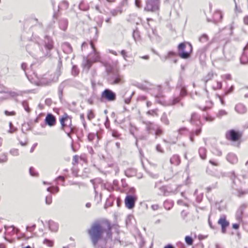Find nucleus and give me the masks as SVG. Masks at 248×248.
<instances>
[{
	"label": "nucleus",
	"mask_w": 248,
	"mask_h": 248,
	"mask_svg": "<svg viewBox=\"0 0 248 248\" xmlns=\"http://www.w3.org/2000/svg\"><path fill=\"white\" fill-rule=\"evenodd\" d=\"M218 224L221 226L222 232L224 233L226 232V228L229 226V222L226 220L225 216H221L218 220Z\"/></svg>",
	"instance_id": "obj_8"
},
{
	"label": "nucleus",
	"mask_w": 248,
	"mask_h": 248,
	"mask_svg": "<svg viewBox=\"0 0 248 248\" xmlns=\"http://www.w3.org/2000/svg\"><path fill=\"white\" fill-rule=\"evenodd\" d=\"M112 135L115 138H118L119 136V134L117 131H113Z\"/></svg>",
	"instance_id": "obj_48"
},
{
	"label": "nucleus",
	"mask_w": 248,
	"mask_h": 248,
	"mask_svg": "<svg viewBox=\"0 0 248 248\" xmlns=\"http://www.w3.org/2000/svg\"><path fill=\"white\" fill-rule=\"evenodd\" d=\"M44 42L46 49L50 50L53 48V42L48 36L45 37Z\"/></svg>",
	"instance_id": "obj_12"
},
{
	"label": "nucleus",
	"mask_w": 248,
	"mask_h": 248,
	"mask_svg": "<svg viewBox=\"0 0 248 248\" xmlns=\"http://www.w3.org/2000/svg\"><path fill=\"white\" fill-rule=\"evenodd\" d=\"M121 54L123 56L125 60H126V58L127 56H126V52L125 51V50H122L121 51Z\"/></svg>",
	"instance_id": "obj_45"
},
{
	"label": "nucleus",
	"mask_w": 248,
	"mask_h": 248,
	"mask_svg": "<svg viewBox=\"0 0 248 248\" xmlns=\"http://www.w3.org/2000/svg\"><path fill=\"white\" fill-rule=\"evenodd\" d=\"M35 225H34L31 227L27 226L26 227V229L28 231L31 232V231H32V229L35 227Z\"/></svg>",
	"instance_id": "obj_49"
},
{
	"label": "nucleus",
	"mask_w": 248,
	"mask_h": 248,
	"mask_svg": "<svg viewBox=\"0 0 248 248\" xmlns=\"http://www.w3.org/2000/svg\"><path fill=\"white\" fill-rule=\"evenodd\" d=\"M169 203V202L165 201L164 203V206L165 209L167 210H170L172 207V204L170 203V205L169 207L167 206V204Z\"/></svg>",
	"instance_id": "obj_40"
},
{
	"label": "nucleus",
	"mask_w": 248,
	"mask_h": 248,
	"mask_svg": "<svg viewBox=\"0 0 248 248\" xmlns=\"http://www.w3.org/2000/svg\"><path fill=\"white\" fill-rule=\"evenodd\" d=\"M90 45L91 46L92 48H93V57L91 58L92 61L94 62H98L100 60V56L98 52H97L95 49L94 46L92 41L90 42Z\"/></svg>",
	"instance_id": "obj_11"
},
{
	"label": "nucleus",
	"mask_w": 248,
	"mask_h": 248,
	"mask_svg": "<svg viewBox=\"0 0 248 248\" xmlns=\"http://www.w3.org/2000/svg\"><path fill=\"white\" fill-rule=\"evenodd\" d=\"M164 248H174L173 246L171 245H168L166 246H165Z\"/></svg>",
	"instance_id": "obj_64"
},
{
	"label": "nucleus",
	"mask_w": 248,
	"mask_h": 248,
	"mask_svg": "<svg viewBox=\"0 0 248 248\" xmlns=\"http://www.w3.org/2000/svg\"><path fill=\"white\" fill-rule=\"evenodd\" d=\"M80 119H81V121L83 122L84 126H85V119H84V115L83 114L80 115Z\"/></svg>",
	"instance_id": "obj_57"
},
{
	"label": "nucleus",
	"mask_w": 248,
	"mask_h": 248,
	"mask_svg": "<svg viewBox=\"0 0 248 248\" xmlns=\"http://www.w3.org/2000/svg\"><path fill=\"white\" fill-rule=\"evenodd\" d=\"M93 137H94V135L93 134H89L88 135V139L89 140L91 141V140H93Z\"/></svg>",
	"instance_id": "obj_52"
},
{
	"label": "nucleus",
	"mask_w": 248,
	"mask_h": 248,
	"mask_svg": "<svg viewBox=\"0 0 248 248\" xmlns=\"http://www.w3.org/2000/svg\"><path fill=\"white\" fill-rule=\"evenodd\" d=\"M37 145V143H35L34 144L33 146L31 148V150H30V152L31 153H32L34 151V149L35 148V147H36V146Z\"/></svg>",
	"instance_id": "obj_62"
},
{
	"label": "nucleus",
	"mask_w": 248,
	"mask_h": 248,
	"mask_svg": "<svg viewBox=\"0 0 248 248\" xmlns=\"http://www.w3.org/2000/svg\"><path fill=\"white\" fill-rule=\"evenodd\" d=\"M134 93V92H132L131 93V94H130V96L127 98H125L124 99V102L125 104H129L130 102V101H131V99L132 98V95H133V94Z\"/></svg>",
	"instance_id": "obj_35"
},
{
	"label": "nucleus",
	"mask_w": 248,
	"mask_h": 248,
	"mask_svg": "<svg viewBox=\"0 0 248 248\" xmlns=\"http://www.w3.org/2000/svg\"><path fill=\"white\" fill-rule=\"evenodd\" d=\"M224 78L226 79H228V80H230L231 79V76L229 74H227V75H225L224 76Z\"/></svg>",
	"instance_id": "obj_58"
},
{
	"label": "nucleus",
	"mask_w": 248,
	"mask_h": 248,
	"mask_svg": "<svg viewBox=\"0 0 248 248\" xmlns=\"http://www.w3.org/2000/svg\"><path fill=\"white\" fill-rule=\"evenodd\" d=\"M4 113L5 115H6L7 116H10V115H15L16 113L14 111H8L7 110H5L4 111Z\"/></svg>",
	"instance_id": "obj_39"
},
{
	"label": "nucleus",
	"mask_w": 248,
	"mask_h": 248,
	"mask_svg": "<svg viewBox=\"0 0 248 248\" xmlns=\"http://www.w3.org/2000/svg\"><path fill=\"white\" fill-rule=\"evenodd\" d=\"M190 122L197 126H202V124L200 121V116L196 113L191 114Z\"/></svg>",
	"instance_id": "obj_6"
},
{
	"label": "nucleus",
	"mask_w": 248,
	"mask_h": 248,
	"mask_svg": "<svg viewBox=\"0 0 248 248\" xmlns=\"http://www.w3.org/2000/svg\"><path fill=\"white\" fill-rule=\"evenodd\" d=\"M9 125H10V129L9 130V132L11 133H12L14 132V130H13V129L12 128V123H10Z\"/></svg>",
	"instance_id": "obj_60"
},
{
	"label": "nucleus",
	"mask_w": 248,
	"mask_h": 248,
	"mask_svg": "<svg viewBox=\"0 0 248 248\" xmlns=\"http://www.w3.org/2000/svg\"><path fill=\"white\" fill-rule=\"evenodd\" d=\"M52 202V197L51 195L50 194L49 195L46 196L45 199V202L47 205H50Z\"/></svg>",
	"instance_id": "obj_27"
},
{
	"label": "nucleus",
	"mask_w": 248,
	"mask_h": 248,
	"mask_svg": "<svg viewBox=\"0 0 248 248\" xmlns=\"http://www.w3.org/2000/svg\"><path fill=\"white\" fill-rule=\"evenodd\" d=\"M161 120L163 123H164L166 125H168L169 124V121L168 119L166 114H163L162 116Z\"/></svg>",
	"instance_id": "obj_28"
},
{
	"label": "nucleus",
	"mask_w": 248,
	"mask_h": 248,
	"mask_svg": "<svg viewBox=\"0 0 248 248\" xmlns=\"http://www.w3.org/2000/svg\"><path fill=\"white\" fill-rule=\"evenodd\" d=\"M153 210H156L158 209V205H157V204H155V205H152L151 206Z\"/></svg>",
	"instance_id": "obj_50"
},
{
	"label": "nucleus",
	"mask_w": 248,
	"mask_h": 248,
	"mask_svg": "<svg viewBox=\"0 0 248 248\" xmlns=\"http://www.w3.org/2000/svg\"><path fill=\"white\" fill-rule=\"evenodd\" d=\"M129 192L130 194H133L135 192V188L133 187H131L129 190Z\"/></svg>",
	"instance_id": "obj_59"
},
{
	"label": "nucleus",
	"mask_w": 248,
	"mask_h": 248,
	"mask_svg": "<svg viewBox=\"0 0 248 248\" xmlns=\"http://www.w3.org/2000/svg\"><path fill=\"white\" fill-rule=\"evenodd\" d=\"M48 227L51 232H56L58 230V225L53 221L48 222Z\"/></svg>",
	"instance_id": "obj_15"
},
{
	"label": "nucleus",
	"mask_w": 248,
	"mask_h": 248,
	"mask_svg": "<svg viewBox=\"0 0 248 248\" xmlns=\"http://www.w3.org/2000/svg\"><path fill=\"white\" fill-rule=\"evenodd\" d=\"M186 93V90L184 89V88H182L181 90V92H180V95L181 96H183L184 95H185Z\"/></svg>",
	"instance_id": "obj_44"
},
{
	"label": "nucleus",
	"mask_w": 248,
	"mask_h": 248,
	"mask_svg": "<svg viewBox=\"0 0 248 248\" xmlns=\"http://www.w3.org/2000/svg\"><path fill=\"white\" fill-rule=\"evenodd\" d=\"M156 150L158 151V152H162V150L161 149V146L160 145H157L156 147Z\"/></svg>",
	"instance_id": "obj_56"
},
{
	"label": "nucleus",
	"mask_w": 248,
	"mask_h": 248,
	"mask_svg": "<svg viewBox=\"0 0 248 248\" xmlns=\"http://www.w3.org/2000/svg\"><path fill=\"white\" fill-rule=\"evenodd\" d=\"M235 110L239 114H244L247 112V109L244 105L239 103L235 106Z\"/></svg>",
	"instance_id": "obj_10"
},
{
	"label": "nucleus",
	"mask_w": 248,
	"mask_h": 248,
	"mask_svg": "<svg viewBox=\"0 0 248 248\" xmlns=\"http://www.w3.org/2000/svg\"><path fill=\"white\" fill-rule=\"evenodd\" d=\"M60 73L59 72H57L56 74H55V76H56V77L55 78H54L52 79V81L53 82H56L58 79V78L60 76Z\"/></svg>",
	"instance_id": "obj_38"
},
{
	"label": "nucleus",
	"mask_w": 248,
	"mask_h": 248,
	"mask_svg": "<svg viewBox=\"0 0 248 248\" xmlns=\"http://www.w3.org/2000/svg\"><path fill=\"white\" fill-rule=\"evenodd\" d=\"M140 2H141L140 0H135V5L138 8H140L141 7Z\"/></svg>",
	"instance_id": "obj_42"
},
{
	"label": "nucleus",
	"mask_w": 248,
	"mask_h": 248,
	"mask_svg": "<svg viewBox=\"0 0 248 248\" xmlns=\"http://www.w3.org/2000/svg\"><path fill=\"white\" fill-rule=\"evenodd\" d=\"M62 88L61 86H60L58 90V93L60 95V98H61L62 97Z\"/></svg>",
	"instance_id": "obj_43"
},
{
	"label": "nucleus",
	"mask_w": 248,
	"mask_h": 248,
	"mask_svg": "<svg viewBox=\"0 0 248 248\" xmlns=\"http://www.w3.org/2000/svg\"><path fill=\"white\" fill-rule=\"evenodd\" d=\"M102 99H106L109 102L114 101L116 99V95L115 93L109 89H105L101 94Z\"/></svg>",
	"instance_id": "obj_3"
},
{
	"label": "nucleus",
	"mask_w": 248,
	"mask_h": 248,
	"mask_svg": "<svg viewBox=\"0 0 248 248\" xmlns=\"http://www.w3.org/2000/svg\"><path fill=\"white\" fill-rule=\"evenodd\" d=\"M45 123L50 126L55 125L56 123V119L51 114H48L45 119Z\"/></svg>",
	"instance_id": "obj_9"
},
{
	"label": "nucleus",
	"mask_w": 248,
	"mask_h": 248,
	"mask_svg": "<svg viewBox=\"0 0 248 248\" xmlns=\"http://www.w3.org/2000/svg\"><path fill=\"white\" fill-rule=\"evenodd\" d=\"M180 100H181L180 97H177L174 98L172 100L171 103H169V104L172 105H174V104L178 103L180 101Z\"/></svg>",
	"instance_id": "obj_31"
},
{
	"label": "nucleus",
	"mask_w": 248,
	"mask_h": 248,
	"mask_svg": "<svg viewBox=\"0 0 248 248\" xmlns=\"http://www.w3.org/2000/svg\"><path fill=\"white\" fill-rule=\"evenodd\" d=\"M227 160L231 163L234 164L237 162V159L236 157L233 154H229L227 156Z\"/></svg>",
	"instance_id": "obj_20"
},
{
	"label": "nucleus",
	"mask_w": 248,
	"mask_h": 248,
	"mask_svg": "<svg viewBox=\"0 0 248 248\" xmlns=\"http://www.w3.org/2000/svg\"><path fill=\"white\" fill-rule=\"evenodd\" d=\"M144 10L158 14L159 9L160 0H146Z\"/></svg>",
	"instance_id": "obj_2"
},
{
	"label": "nucleus",
	"mask_w": 248,
	"mask_h": 248,
	"mask_svg": "<svg viewBox=\"0 0 248 248\" xmlns=\"http://www.w3.org/2000/svg\"><path fill=\"white\" fill-rule=\"evenodd\" d=\"M185 241L188 245H191L193 244V240L191 237L186 236L185 237Z\"/></svg>",
	"instance_id": "obj_29"
},
{
	"label": "nucleus",
	"mask_w": 248,
	"mask_h": 248,
	"mask_svg": "<svg viewBox=\"0 0 248 248\" xmlns=\"http://www.w3.org/2000/svg\"><path fill=\"white\" fill-rule=\"evenodd\" d=\"M93 62L91 60V58H90L88 60H85L83 62L82 65L85 69H86V70L88 71L92 65Z\"/></svg>",
	"instance_id": "obj_14"
},
{
	"label": "nucleus",
	"mask_w": 248,
	"mask_h": 248,
	"mask_svg": "<svg viewBox=\"0 0 248 248\" xmlns=\"http://www.w3.org/2000/svg\"><path fill=\"white\" fill-rule=\"evenodd\" d=\"M239 227V225L238 224H232V228L234 229H238Z\"/></svg>",
	"instance_id": "obj_55"
},
{
	"label": "nucleus",
	"mask_w": 248,
	"mask_h": 248,
	"mask_svg": "<svg viewBox=\"0 0 248 248\" xmlns=\"http://www.w3.org/2000/svg\"><path fill=\"white\" fill-rule=\"evenodd\" d=\"M8 158L6 154H2L0 155V163H4L7 161Z\"/></svg>",
	"instance_id": "obj_25"
},
{
	"label": "nucleus",
	"mask_w": 248,
	"mask_h": 248,
	"mask_svg": "<svg viewBox=\"0 0 248 248\" xmlns=\"http://www.w3.org/2000/svg\"><path fill=\"white\" fill-rule=\"evenodd\" d=\"M222 18V14L220 11H217L213 15V21L214 23H217L221 20Z\"/></svg>",
	"instance_id": "obj_13"
},
{
	"label": "nucleus",
	"mask_w": 248,
	"mask_h": 248,
	"mask_svg": "<svg viewBox=\"0 0 248 248\" xmlns=\"http://www.w3.org/2000/svg\"><path fill=\"white\" fill-rule=\"evenodd\" d=\"M123 77L122 76L118 75L113 78V81L111 83L112 84H116L122 83Z\"/></svg>",
	"instance_id": "obj_18"
},
{
	"label": "nucleus",
	"mask_w": 248,
	"mask_h": 248,
	"mask_svg": "<svg viewBox=\"0 0 248 248\" xmlns=\"http://www.w3.org/2000/svg\"><path fill=\"white\" fill-rule=\"evenodd\" d=\"M213 76V74L212 73H209L205 78V82H206L207 81L211 79L212 78Z\"/></svg>",
	"instance_id": "obj_34"
},
{
	"label": "nucleus",
	"mask_w": 248,
	"mask_h": 248,
	"mask_svg": "<svg viewBox=\"0 0 248 248\" xmlns=\"http://www.w3.org/2000/svg\"><path fill=\"white\" fill-rule=\"evenodd\" d=\"M170 163L171 164L178 165L180 163V159L177 155H173L170 159Z\"/></svg>",
	"instance_id": "obj_16"
},
{
	"label": "nucleus",
	"mask_w": 248,
	"mask_h": 248,
	"mask_svg": "<svg viewBox=\"0 0 248 248\" xmlns=\"http://www.w3.org/2000/svg\"><path fill=\"white\" fill-rule=\"evenodd\" d=\"M160 191L162 193V195L164 196H167L169 195L171 192L174 193L175 192H172L170 191H169L167 187L165 186H163L159 188Z\"/></svg>",
	"instance_id": "obj_19"
},
{
	"label": "nucleus",
	"mask_w": 248,
	"mask_h": 248,
	"mask_svg": "<svg viewBox=\"0 0 248 248\" xmlns=\"http://www.w3.org/2000/svg\"><path fill=\"white\" fill-rule=\"evenodd\" d=\"M208 37L206 34H203L202 37L199 38L200 42L206 41L207 40Z\"/></svg>",
	"instance_id": "obj_36"
},
{
	"label": "nucleus",
	"mask_w": 248,
	"mask_h": 248,
	"mask_svg": "<svg viewBox=\"0 0 248 248\" xmlns=\"http://www.w3.org/2000/svg\"><path fill=\"white\" fill-rule=\"evenodd\" d=\"M199 128L196 130L195 131H193L194 132V135L195 134L197 136H198L201 132L202 131V126H199Z\"/></svg>",
	"instance_id": "obj_37"
},
{
	"label": "nucleus",
	"mask_w": 248,
	"mask_h": 248,
	"mask_svg": "<svg viewBox=\"0 0 248 248\" xmlns=\"http://www.w3.org/2000/svg\"><path fill=\"white\" fill-rule=\"evenodd\" d=\"M22 105L25 110L28 112L30 113L31 112V109L29 107V104L26 101H24L22 103Z\"/></svg>",
	"instance_id": "obj_23"
},
{
	"label": "nucleus",
	"mask_w": 248,
	"mask_h": 248,
	"mask_svg": "<svg viewBox=\"0 0 248 248\" xmlns=\"http://www.w3.org/2000/svg\"><path fill=\"white\" fill-rule=\"evenodd\" d=\"M194 132H191L190 135V139L192 142L194 141Z\"/></svg>",
	"instance_id": "obj_51"
},
{
	"label": "nucleus",
	"mask_w": 248,
	"mask_h": 248,
	"mask_svg": "<svg viewBox=\"0 0 248 248\" xmlns=\"http://www.w3.org/2000/svg\"><path fill=\"white\" fill-rule=\"evenodd\" d=\"M238 193H239V196H240L241 195H244V194H246L247 193H248V191H242V190H239L238 191Z\"/></svg>",
	"instance_id": "obj_47"
},
{
	"label": "nucleus",
	"mask_w": 248,
	"mask_h": 248,
	"mask_svg": "<svg viewBox=\"0 0 248 248\" xmlns=\"http://www.w3.org/2000/svg\"><path fill=\"white\" fill-rule=\"evenodd\" d=\"M199 153L201 158L204 159L206 158V149L203 147H201L199 150Z\"/></svg>",
	"instance_id": "obj_21"
},
{
	"label": "nucleus",
	"mask_w": 248,
	"mask_h": 248,
	"mask_svg": "<svg viewBox=\"0 0 248 248\" xmlns=\"http://www.w3.org/2000/svg\"><path fill=\"white\" fill-rule=\"evenodd\" d=\"M110 229V224L108 221L104 223L98 221L93 222L88 230V233L93 246H96L99 240L103 238L104 234H106L104 237L105 240L110 238L111 236Z\"/></svg>",
	"instance_id": "obj_1"
},
{
	"label": "nucleus",
	"mask_w": 248,
	"mask_h": 248,
	"mask_svg": "<svg viewBox=\"0 0 248 248\" xmlns=\"http://www.w3.org/2000/svg\"><path fill=\"white\" fill-rule=\"evenodd\" d=\"M71 73L72 75L76 76L78 75L79 70L76 65H73L72 67Z\"/></svg>",
	"instance_id": "obj_26"
},
{
	"label": "nucleus",
	"mask_w": 248,
	"mask_h": 248,
	"mask_svg": "<svg viewBox=\"0 0 248 248\" xmlns=\"http://www.w3.org/2000/svg\"><path fill=\"white\" fill-rule=\"evenodd\" d=\"M70 120V118L67 116L66 114H65L62 117L60 121L62 127V128L64 129V127L66 126V124H64L65 122H67L68 120ZM71 124V120H70V124Z\"/></svg>",
	"instance_id": "obj_17"
},
{
	"label": "nucleus",
	"mask_w": 248,
	"mask_h": 248,
	"mask_svg": "<svg viewBox=\"0 0 248 248\" xmlns=\"http://www.w3.org/2000/svg\"><path fill=\"white\" fill-rule=\"evenodd\" d=\"M139 101H145L146 100V97L145 96H140L138 97Z\"/></svg>",
	"instance_id": "obj_46"
},
{
	"label": "nucleus",
	"mask_w": 248,
	"mask_h": 248,
	"mask_svg": "<svg viewBox=\"0 0 248 248\" xmlns=\"http://www.w3.org/2000/svg\"><path fill=\"white\" fill-rule=\"evenodd\" d=\"M227 138L230 139L231 140L235 141L238 140L240 137L239 133L234 130H231L227 133L226 135Z\"/></svg>",
	"instance_id": "obj_7"
},
{
	"label": "nucleus",
	"mask_w": 248,
	"mask_h": 248,
	"mask_svg": "<svg viewBox=\"0 0 248 248\" xmlns=\"http://www.w3.org/2000/svg\"><path fill=\"white\" fill-rule=\"evenodd\" d=\"M122 13V10L120 7H118L116 9L112 10L111 11V14L113 16H116L118 14H121Z\"/></svg>",
	"instance_id": "obj_24"
},
{
	"label": "nucleus",
	"mask_w": 248,
	"mask_h": 248,
	"mask_svg": "<svg viewBox=\"0 0 248 248\" xmlns=\"http://www.w3.org/2000/svg\"><path fill=\"white\" fill-rule=\"evenodd\" d=\"M43 244L49 247H52L53 246L54 242L53 241L45 239L43 241Z\"/></svg>",
	"instance_id": "obj_22"
},
{
	"label": "nucleus",
	"mask_w": 248,
	"mask_h": 248,
	"mask_svg": "<svg viewBox=\"0 0 248 248\" xmlns=\"http://www.w3.org/2000/svg\"><path fill=\"white\" fill-rule=\"evenodd\" d=\"M162 133V132L161 131V130L160 129H158L155 132V135L156 136H159Z\"/></svg>",
	"instance_id": "obj_54"
},
{
	"label": "nucleus",
	"mask_w": 248,
	"mask_h": 248,
	"mask_svg": "<svg viewBox=\"0 0 248 248\" xmlns=\"http://www.w3.org/2000/svg\"><path fill=\"white\" fill-rule=\"evenodd\" d=\"M30 174L32 176H35L36 175V174L34 172V170L32 167L30 168Z\"/></svg>",
	"instance_id": "obj_41"
},
{
	"label": "nucleus",
	"mask_w": 248,
	"mask_h": 248,
	"mask_svg": "<svg viewBox=\"0 0 248 248\" xmlns=\"http://www.w3.org/2000/svg\"><path fill=\"white\" fill-rule=\"evenodd\" d=\"M21 68H22V69L23 70H24V71H25V69H26V63H22V64H21Z\"/></svg>",
	"instance_id": "obj_63"
},
{
	"label": "nucleus",
	"mask_w": 248,
	"mask_h": 248,
	"mask_svg": "<svg viewBox=\"0 0 248 248\" xmlns=\"http://www.w3.org/2000/svg\"><path fill=\"white\" fill-rule=\"evenodd\" d=\"M227 113L224 110H220L219 111L217 116L218 117H221L224 115H227Z\"/></svg>",
	"instance_id": "obj_33"
},
{
	"label": "nucleus",
	"mask_w": 248,
	"mask_h": 248,
	"mask_svg": "<svg viewBox=\"0 0 248 248\" xmlns=\"http://www.w3.org/2000/svg\"><path fill=\"white\" fill-rule=\"evenodd\" d=\"M244 22L245 24L248 25V16L244 18Z\"/></svg>",
	"instance_id": "obj_61"
},
{
	"label": "nucleus",
	"mask_w": 248,
	"mask_h": 248,
	"mask_svg": "<svg viewBox=\"0 0 248 248\" xmlns=\"http://www.w3.org/2000/svg\"><path fill=\"white\" fill-rule=\"evenodd\" d=\"M136 200L137 197L136 196L127 195L125 199V206L128 209L133 208Z\"/></svg>",
	"instance_id": "obj_4"
},
{
	"label": "nucleus",
	"mask_w": 248,
	"mask_h": 248,
	"mask_svg": "<svg viewBox=\"0 0 248 248\" xmlns=\"http://www.w3.org/2000/svg\"><path fill=\"white\" fill-rule=\"evenodd\" d=\"M10 153L13 156H17L19 155L18 150L16 149H12L10 151Z\"/></svg>",
	"instance_id": "obj_30"
},
{
	"label": "nucleus",
	"mask_w": 248,
	"mask_h": 248,
	"mask_svg": "<svg viewBox=\"0 0 248 248\" xmlns=\"http://www.w3.org/2000/svg\"><path fill=\"white\" fill-rule=\"evenodd\" d=\"M155 110H149L147 112V114H148V115H154V114H155Z\"/></svg>",
	"instance_id": "obj_53"
},
{
	"label": "nucleus",
	"mask_w": 248,
	"mask_h": 248,
	"mask_svg": "<svg viewBox=\"0 0 248 248\" xmlns=\"http://www.w3.org/2000/svg\"><path fill=\"white\" fill-rule=\"evenodd\" d=\"M87 117L89 120H92L94 117V115L92 110L89 111L87 115Z\"/></svg>",
	"instance_id": "obj_32"
},
{
	"label": "nucleus",
	"mask_w": 248,
	"mask_h": 248,
	"mask_svg": "<svg viewBox=\"0 0 248 248\" xmlns=\"http://www.w3.org/2000/svg\"><path fill=\"white\" fill-rule=\"evenodd\" d=\"M186 45L184 43H181L178 45V55L183 59H187L190 56V54L185 51Z\"/></svg>",
	"instance_id": "obj_5"
}]
</instances>
